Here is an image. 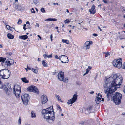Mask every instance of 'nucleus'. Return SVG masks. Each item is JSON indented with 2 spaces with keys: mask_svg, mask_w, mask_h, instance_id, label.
<instances>
[{
  "mask_svg": "<svg viewBox=\"0 0 125 125\" xmlns=\"http://www.w3.org/2000/svg\"><path fill=\"white\" fill-rule=\"evenodd\" d=\"M42 114L44 118L48 119L49 120H52V121L55 119L54 112L52 106L46 109H43L42 111Z\"/></svg>",
  "mask_w": 125,
  "mask_h": 125,
  "instance_id": "nucleus-1",
  "label": "nucleus"
},
{
  "mask_svg": "<svg viewBox=\"0 0 125 125\" xmlns=\"http://www.w3.org/2000/svg\"><path fill=\"white\" fill-rule=\"evenodd\" d=\"M110 84V83H108V81H106L104 85V90L108 98L110 97L111 94L115 91L117 89L116 87H114Z\"/></svg>",
  "mask_w": 125,
  "mask_h": 125,
  "instance_id": "nucleus-2",
  "label": "nucleus"
},
{
  "mask_svg": "<svg viewBox=\"0 0 125 125\" xmlns=\"http://www.w3.org/2000/svg\"><path fill=\"white\" fill-rule=\"evenodd\" d=\"M112 78H110L109 80L112 78L113 80L111 83L112 86L114 87L119 88L120 85L121 84L123 78L122 76L119 74H114L112 75Z\"/></svg>",
  "mask_w": 125,
  "mask_h": 125,
  "instance_id": "nucleus-3",
  "label": "nucleus"
},
{
  "mask_svg": "<svg viewBox=\"0 0 125 125\" xmlns=\"http://www.w3.org/2000/svg\"><path fill=\"white\" fill-rule=\"evenodd\" d=\"M5 58L0 57V62H2L1 64L2 66L6 67L10 66L13 64L14 61L12 59H9L6 60Z\"/></svg>",
  "mask_w": 125,
  "mask_h": 125,
  "instance_id": "nucleus-4",
  "label": "nucleus"
},
{
  "mask_svg": "<svg viewBox=\"0 0 125 125\" xmlns=\"http://www.w3.org/2000/svg\"><path fill=\"white\" fill-rule=\"evenodd\" d=\"M122 97V95L121 94L117 92L112 97L115 104L116 105H118L120 104Z\"/></svg>",
  "mask_w": 125,
  "mask_h": 125,
  "instance_id": "nucleus-5",
  "label": "nucleus"
},
{
  "mask_svg": "<svg viewBox=\"0 0 125 125\" xmlns=\"http://www.w3.org/2000/svg\"><path fill=\"white\" fill-rule=\"evenodd\" d=\"M10 72L7 69H4L0 70V76L1 78L7 79L10 75Z\"/></svg>",
  "mask_w": 125,
  "mask_h": 125,
  "instance_id": "nucleus-6",
  "label": "nucleus"
},
{
  "mask_svg": "<svg viewBox=\"0 0 125 125\" xmlns=\"http://www.w3.org/2000/svg\"><path fill=\"white\" fill-rule=\"evenodd\" d=\"M13 90L15 96L18 97H19L21 90V88L20 86L18 85H14Z\"/></svg>",
  "mask_w": 125,
  "mask_h": 125,
  "instance_id": "nucleus-7",
  "label": "nucleus"
},
{
  "mask_svg": "<svg viewBox=\"0 0 125 125\" xmlns=\"http://www.w3.org/2000/svg\"><path fill=\"white\" fill-rule=\"evenodd\" d=\"M13 90L15 96L18 97H19L21 90V88L20 86L18 85H14Z\"/></svg>",
  "mask_w": 125,
  "mask_h": 125,
  "instance_id": "nucleus-8",
  "label": "nucleus"
},
{
  "mask_svg": "<svg viewBox=\"0 0 125 125\" xmlns=\"http://www.w3.org/2000/svg\"><path fill=\"white\" fill-rule=\"evenodd\" d=\"M121 62V59L120 58L114 61L113 64V66L115 67L120 69L122 67V64Z\"/></svg>",
  "mask_w": 125,
  "mask_h": 125,
  "instance_id": "nucleus-9",
  "label": "nucleus"
},
{
  "mask_svg": "<svg viewBox=\"0 0 125 125\" xmlns=\"http://www.w3.org/2000/svg\"><path fill=\"white\" fill-rule=\"evenodd\" d=\"M21 99L23 104L25 105H27L28 104V100L29 99V95L25 93H23L21 96Z\"/></svg>",
  "mask_w": 125,
  "mask_h": 125,
  "instance_id": "nucleus-10",
  "label": "nucleus"
},
{
  "mask_svg": "<svg viewBox=\"0 0 125 125\" xmlns=\"http://www.w3.org/2000/svg\"><path fill=\"white\" fill-rule=\"evenodd\" d=\"M4 90L7 94L8 95H10L11 91L10 85L9 83L6 84L5 88L4 89Z\"/></svg>",
  "mask_w": 125,
  "mask_h": 125,
  "instance_id": "nucleus-11",
  "label": "nucleus"
},
{
  "mask_svg": "<svg viewBox=\"0 0 125 125\" xmlns=\"http://www.w3.org/2000/svg\"><path fill=\"white\" fill-rule=\"evenodd\" d=\"M27 90L29 91L32 92L37 93L38 92V89L34 86H31L27 88Z\"/></svg>",
  "mask_w": 125,
  "mask_h": 125,
  "instance_id": "nucleus-12",
  "label": "nucleus"
},
{
  "mask_svg": "<svg viewBox=\"0 0 125 125\" xmlns=\"http://www.w3.org/2000/svg\"><path fill=\"white\" fill-rule=\"evenodd\" d=\"M61 62L62 63H68L69 61L68 57L65 55H61L60 56Z\"/></svg>",
  "mask_w": 125,
  "mask_h": 125,
  "instance_id": "nucleus-13",
  "label": "nucleus"
},
{
  "mask_svg": "<svg viewBox=\"0 0 125 125\" xmlns=\"http://www.w3.org/2000/svg\"><path fill=\"white\" fill-rule=\"evenodd\" d=\"M92 44L91 41H87L84 44L83 48L85 50L89 49L90 45Z\"/></svg>",
  "mask_w": 125,
  "mask_h": 125,
  "instance_id": "nucleus-14",
  "label": "nucleus"
},
{
  "mask_svg": "<svg viewBox=\"0 0 125 125\" xmlns=\"http://www.w3.org/2000/svg\"><path fill=\"white\" fill-rule=\"evenodd\" d=\"M77 98V95L76 94H74L72 98L68 100L67 102L68 104H70L76 101Z\"/></svg>",
  "mask_w": 125,
  "mask_h": 125,
  "instance_id": "nucleus-15",
  "label": "nucleus"
},
{
  "mask_svg": "<svg viewBox=\"0 0 125 125\" xmlns=\"http://www.w3.org/2000/svg\"><path fill=\"white\" fill-rule=\"evenodd\" d=\"M58 79L60 81H63L64 78V73L62 71L60 72L58 76Z\"/></svg>",
  "mask_w": 125,
  "mask_h": 125,
  "instance_id": "nucleus-16",
  "label": "nucleus"
},
{
  "mask_svg": "<svg viewBox=\"0 0 125 125\" xmlns=\"http://www.w3.org/2000/svg\"><path fill=\"white\" fill-rule=\"evenodd\" d=\"M42 102V104H45L48 101V99L47 96L44 95L41 96Z\"/></svg>",
  "mask_w": 125,
  "mask_h": 125,
  "instance_id": "nucleus-17",
  "label": "nucleus"
},
{
  "mask_svg": "<svg viewBox=\"0 0 125 125\" xmlns=\"http://www.w3.org/2000/svg\"><path fill=\"white\" fill-rule=\"evenodd\" d=\"M95 6L93 5L92 7H91V8L90 9H89V11L90 13V14H94L95 13V12H92L91 11V10H95Z\"/></svg>",
  "mask_w": 125,
  "mask_h": 125,
  "instance_id": "nucleus-18",
  "label": "nucleus"
},
{
  "mask_svg": "<svg viewBox=\"0 0 125 125\" xmlns=\"http://www.w3.org/2000/svg\"><path fill=\"white\" fill-rule=\"evenodd\" d=\"M19 38L21 39H27L28 38V36L26 35L19 36Z\"/></svg>",
  "mask_w": 125,
  "mask_h": 125,
  "instance_id": "nucleus-19",
  "label": "nucleus"
},
{
  "mask_svg": "<svg viewBox=\"0 0 125 125\" xmlns=\"http://www.w3.org/2000/svg\"><path fill=\"white\" fill-rule=\"evenodd\" d=\"M7 36L8 38L10 39H13L14 37V36L10 33H8L7 34Z\"/></svg>",
  "mask_w": 125,
  "mask_h": 125,
  "instance_id": "nucleus-20",
  "label": "nucleus"
},
{
  "mask_svg": "<svg viewBox=\"0 0 125 125\" xmlns=\"http://www.w3.org/2000/svg\"><path fill=\"white\" fill-rule=\"evenodd\" d=\"M57 19L55 18H50L46 19L45 20L46 21H56Z\"/></svg>",
  "mask_w": 125,
  "mask_h": 125,
  "instance_id": "nucleus-21",
  "label": "nucleus"
},
{
  "mask_svg": "<svg viewBox=\"0 0 125 125\" xmlns=\"http://www.w3.org/2000/svg\"><path fill=\"white\" fill-rule=\"evenodd\" d=\"M92 67L90 66H88V68L86 70V72L83 74V76H85L88 73L89 71L91 69Z\"/></svg>",
  "mask_w": 125,
  "mask_h": 125,
  "instance_id": "nucleus-22",
  "label": "nucleus"
},
{
  "mask_svg": "<svg viewBox=\"0 0 125 125\" xmlns=\"http://www.w3.org/2000/svg\"><path fill=\"white\" fill-rule=\"evenodd\" d=\"M21 79L22 81L24 83H27L29 82V81L27 80L25 77L22 78Z\"/></svg>",
  "mask_w": 125,
  "mask_h": 125,
  "instance_id": "nucleus-23",
  "label": "nucleus"
},
{
  "mask_svg": "<svg viewBox=\"0 0 125 125\" xmlns=\"http://www.w3.org/2000/svg\"><path fill=\"white\" fill-rule=\"evenodd\" d=\"M62 41L64 43H65L67 44L69 43V41L68 40H62Z\"/></svg>",
  "mask_w": 125,
  "mask_h": 125,
  "instance_id": "nucleus-24",
  "label": "nucleus"
},
{
  "mask_svg": "<svg viewBox=\"0 0 125 125\" xmlns=\"http://www.w3.org/2000/svg\"><path fill=\"white\" fill-rule=\"evenodd\" d=\"M43 65L45 67H47V63L45 62V60H43L42 62Z\"/></svg>",
  "mask_w": 125,
  "mask_h": 125,
  "instance_id": "nucleus-25",
  "label": "nucleus"
},
{
  "mask_svg": "<svg viewBox=\"0 0 125 125\" xmlns=\"http://www.w3.org/2000/svg\"><path fill=\"white\" fill-rule=\"evenodd\" d=\"M43 56L45 59H46L47 57H48V58H51L52 57V54H51L50 55H49L46 54H44L43 55Z\"/></svg>",
  "mask_w": 125,
  "mask_h": 125,
  "instance_id": "nucleus-26",
  "label": "nucleus"
},
{
  "mask_svg": "<svg viewBox=\"0 0 125 125\" xmlns=\"http://www.w3.org/2000/svg\"><path fill=\"white\" fill-rule=\"evenodd\" d=\"M101 99L98 98H96L95 99V101L97 103L99 104L100 102Z\"/></svg>",
  "mask_w": 125,
  "mask_h": 125,
  "instance_id": "nucleus-27",
  "label": "nucleus"
},
{
  "mask_svg": "<svg viewBox=\"0 0 125 125\" xmlns=\"http://www.w3.org/2000/svg\"><path fill=\"white\" fill-rule=\"evenodd\" d=\"M55 96L56 98L59 101L62 102H63V101L60 99V96L59 95H55Z\"/></svg>",
  "mask_w": 125,
  "mask_h": 125,
  "instance_id": "nucleus-28",
  "label": "nucleus"
},
{
  "mask_svg": "<svg viewBox=\"0 0 125 125\" xmlns=\"http://www.w3.org/2000/svg\"><path fill=\"white\" fill-rule=\"evenodd\" d=\"M31 117L32 118H35L36 117L35 114L33 111H32L31 113Z\"/></svg>",
  "mask_w": 125,
  "mask_h": 125,
  "instance_id": "nucleus-29",
  "label": "nucleus"
},
{
  "mask_svg": "<svg viewBox=\"0 0 125 125\" xmlns=\"http://www.w3.org/2000/svg\"><path fill=\"white\" fill-rule=\"evenodd\" d=\"M31 70L33 71L36 74L38 72L37 70L35 69L32 68Z\"/></svg>",
  "mask_w": 125,
  "mask_h": 125,
  "instance_id": "nucleus-30",
  "label": "nucleus"
},
{
  "mask_svg": "<svg viewBox=\"0 0 125 125\" xmlns=\"http://www.w3.org/2000/svg\"><path fill=\"white\" fill-rule=\"evenodd\" d=\"M105 57H108L110 55V52H107L105 53Z\"/></svg>",
  "mask_w": 125,
  "mask_h": 125,
  "instance_id": "nucleus-31",
  "label": "nucleus"
},
{
  "mask_svg": "<svg viewBox=\"0 0 125 125\" xmlns=\"http://www.w3.org/2000/svg\"><path fill=\"white\" fill-rule=\"evenodd\" d=\"M41 11L42 13H45V11L44 8H42L40 10Z\"/></svg>",
  "mask_w": 125,
  "mask_h": 125,
  "instance_id": "nucleus-32",
  "label": "nucleus"
},
{
  "mask_svg": "<svg viewBox=\"0 0 125 125\" xmlns=\"http://www.w3.org/2000/svg\"><path fill=\"white\" fill-rule=\"evenodd\" d=\"M17 8L18 9V10H23L22 8L21 7V6L20 5L18 6Z\"/></svg>",
  "mask_w": 125,
  "mask_h": 125,
  "instance_id": "nucleus-33",
  "label": "nucleus"
},
{
  "mask_svg": "<svg viewBox=\"0 0 125 125\" xmlns=\"http://www.w3.org/2000/svg\"><path fill=\"white\" fill-rule=\"evenodd\" d=\"M96 98L101 99L102 98V95L100 93H98L97 96Z\"/></svg>",
  "mask_w": 125,
  "mask_h": 125,
  "instance_id": "nucleus-34",
  "label": "nucleus"
},
{
  "mask_svg": "<svg viewBox=\"0 0 125 125\" xmlns=\"http://www.w3.org/2000/svg\"><path fill=\"white\" fill-rule=\"evenodd\" d=\"M6 27H7V29H8V30H10L11 31H12L11 29L12 28V27H11L10 26H9V25H6Z\"/></svg>",
  "mask_w": 125,
  "mask_h": 125,
  "instance_id": "nucleus-35",
  "label": "nucleus"
},
{
  "mask_svg": "<svg viewBox=\"0 0 125 125\" xmlns=\"http://www.w3.org/2000/svg\"><path fill=\"white\" fill-rule=\"evenodd\" d=\"M92 108L93 107L92 106H90L87 109V110L88 111H90L92 110Z\"/></svg>",
  "mask_w": 125,
  "mask_h": 125,
  "instance_id": "nucleus-36",
  "label": "nucleus"
},
{
  "mask_svg": "<svg viewBox=\"0 0 125 125\" xmlns=\"http://www.w3.org/2000/svg\"><path fill=\"white\" fill-rule=\"evenodd\" d=\"M68 79L67 77L65 78V79H63V81L65 83H67L68 82Z\"/></svg>",
  "mask_w": 125,
  "mask_h": 125,
  "instance_id": "nucleus-37",
  "label": "nucleus"
},
{
  "mask_svg": "<svg viewBox=\"0 0 125 125\" xmlns=\"http://www.w3.org/2000/svg\"><path fill=\"white\" fill-rule=\"evenodd\" d=\"M22 22V21L20 19H19L18 21L17 22V24H21Z\"/></svg>",
  "mask_w": 125,
  "mask_h": 125,
  "instance_id": "nucleus-38",
  "label": "nucleus"
},
{
  "mask_svg": "<svg viewBox=\"0 0 125 125\" xmlns=\"http://www.w3.org/2000/svg\"><path fill=\"white\" fill-rule=\"evenodd\" d=\"M65 23H68L70 22L69 20V19H67L64 21Z\"/></svg>",
  "mask_w": 125,
  "mask_h": 125,
  "instance_id": "nucleus-39",
  "label": "nucleus"
},
{
  "mask_svg": "<svg viewBox=\"0 0 125 125\" xmlns=\"http://www.w3.org/2000/svg\"><path fill=\"white\" fill-rule=\"evenodd\" d=\"M103 1L105 4H108L109 2V1H108L106 0H103Z\"/></svg>",
  "mask_w": 125,
  "mask_h": 125,
  "instance_id": "nucleus-40",
  "label": "nucleus"
},
{
  "mask_svg": "<svg viewBox=\"0 0 125 125\" xmlns=\"http://www.w3.org/2000/svg\"><path fill=\"white\" fill-rule=\"evenodd\" d=\"M31 13H35V11L34 10V9L33 8H32L31 9Z\"/></svg>",
  "mask_w": 125,
  "mask_h": 125,
  "instance_id": "nucleus-41",
  "label": "nucleus"
},
{
  "mask_svg": "<svg viewBox=\"0 0 125 125\" xmlns=\"http://www.w3.org/2000/svg\"><path fill=\"white\" fill-rule=\"evenodd\" d=\"M6 54L7 55H9V56H10L12 55V53L11 52L8 53L7 52H6Z\"/></svg>",
  "mask_w": 125,
  "mask_h": 125,
  "instance_id": "nucleus-42",
  "label": "nucleus"
},
{
  "mask_svg": "<svg viewBox=\"0 0 125 125\" xmlns=\"http://www.w3.org/2000/svg\"><path fill=\"white\" fill-rule=\"evenodd\" d=\"M3 87V85L1 82L0 81V88H2Z\"/></svg>",
  "mask_w": 125,
  "mask_h": 125,
  "instance_id": "nucleus-43",
  "label": "nucleus"
},
{
  "mask_svg": "<svg viewBox=\"0 0 125 125\" xmlns=\"http://www.w3.org/2000/svg\"><path fill=\"white\" fill-rule=\"evenodd\" d=\"M18 122L19 123V124L20 125L21 122V120L20 119V117L19 118V119L18 121Z\"/></svg>",
  "mask_w": 125,
  "mask_h": 125,
  "instance_id": "nucleus-44",
  "label": "nucleus"
},
{
  "mask_svg": "<svg viewBox=\"0 0 125 125\" xmlns=\"http://www.w3.org/2000/svg\"><path fill=\"white\" fill-rule=\"evenodd\" d=\"M55 57L57 59H59L60 60H61L60 56L59 57H58V56L57 55H55Z\"/></svg>",
  "mask_w": 125,
  "mask_h": 125,
  "instance_id": "nucleus-45",
  "label": "nucleus"
},
{
  "mask_svg": "<svg viewBox=\"0 0 125 125\" xmlns=\"http://www.w3.org/2000/svg\"><path fill=\"white\" fill-rule=\"evenodd\" d=\"M33 2L36 5L37 3V1L36 0H34L33 1Z\"/></svg>",
  "mask_w": 125,
  "mask_h": 125,
  "instance_id": "nucleus-46",
  "label": "nucleus"
},
{
  "mask_svg": "<svg viewBox=\"0 0 125 125\" xmlns=\"http://www.w3.org/2000/svg\"><path fill=\"white\" fill-rule=\"evenodd\" d=\"M122 67L123 69H125V62L123 64Z\"/></svg>",
  "mask_w": 125,
  "mask_h": 125,
  "instance_id": "nucleus-47",
  "label": "nucleus"
},
{
  "mask_svg": "<svg viewBox=\"0 0 125 125\" xmlns=\"http://www.w3.org/2000/svg\"><path fill=\"white\" fill-rule=\"evenodd\" d=\"M92 35L94 36H96L97 35V34L94 33Z\"/></svg>",
  "mask_w": 125,
  "mask_h": 125,
  "instance_id": "nucleus-48",
  "label": "nucleus"
},
{
  "mask_svg": "<svg viewBox=\"0 0 125 125\" xmlns=\"http://www.w3.org/2000/svg\"><path fill=\"white\" fill-rule=\"evenodd\" d=\"M58 108L60 109V110H59V111H61L62 110V109H61L60 107V106L58 105Z\"/></svg>",
  "mask_w": 125,
  "mask_h": 125,
  "instance_id": "nucleus-49",
  "label": "nucleus"
},
{
  "mask_svg": "<svg viewBox=\"0 0 125 125\" xmlns=\"http://www.w3.org/2000/svg\"><path fill=\"white\" fill-rule=\"evenodd\" d=\"M35 26L37 27H39V24H38V23H36V25H35Z\"/></svg>",
  "mask_w": 125,
  "mask_h": 125,
  "instance_id": "nucleus-50",
  "label": "nucleus"
},
{
  "mask_svg": "<svg viewBox=\"0 0 125 125\" xmlns=\"http://www.w3.org/2000/svg\"><path fill=\"white\" fill-rule=\"evenodd\" d=\"M52 34H51L50 36V39H52Z\"/></svg>",
  "mask_w": 125,
  "mask_h": 125,
  "instance_id": "nucleus-51",
  "label": "nucleus"
},
{
  "mask_svg": "<svg viewBox=\"0 0 125 125\" xmlns=\"http://www.w3.org/2000/svg\"><path fill=\"white\" fill-rule=\"evenodd\" d=\"M26 24H28L29 26V25H30V23L29 22V21H28L26 22Z\"/></svg>",
  "mask_w": 125,
  "mask_h": 125,
  "instance_id": "nucleus-52",
  "label": "nucleus"
},
{
  "mask_svg": "<svg viewBox=\"0 0 125 125\" xmlns=\"http://www.w3.org/2000/svg\"><path fill=\"white\" fill-rule=\"evenodd\" d=\"M98 29H99L100 30V31H102V29H101V28L99 26H98Z\"/></svg>",
  "mask_w": 125,
  "mask_h": 125,
  "instance_id": "nucleus-53",
  "label": "nucleus"
},
{
  "mask_svg": "<svg viewBox=\"0 0 125 125\" xmlns=\"http://www.w3.org/2000/svg\"><path fill=\"white\" fill-rule=\"evenodd\" d=\"M124 89L123 90V92L125 94V86H124Z\"/></svg>",
  "mask_w": 125,
  "mask_h": 125,
  "instance_id": "nucleus-54",
  "label": "nucleus"
},
{
  "mask_svg": "<svg viewBox=\"0 0 125 125\" xmlns=\"http://www.w3.org/2000/svg\"><path fill=\"white\" fill-rule=\"evenodd\" d=\"M91 11L92 12H96V10H92Z\"/></svg>",
  "mask_w": 125,
  "mask_h": 125,
  "instance_id": "nucleus-55",
  "label": "nucleus"
},
{
  "mask_svg": "<svg viewBox=\"0 0 125 125\" xmlns=\"http://www.w3.org/2000/svg\"><path fill=\"white\" fill-rule=\"evenodd\" d=\"M94 93V92L93 91H92L91 92H90L89 93L90 94H93Z\"/></svg>",
  "mask_w": 125,
  "mask_h": 125,
  "instance_id": "nucleus-56",
  "label": "nucleus"
},
{
  "mask_svg": "<svg viewBox=\"0 0 125 125\" xmlns=\"http://www.w3.org/2000/svg\"><path fill=\"white\" fill-rule=\"evenodd\" d=\"M85 123L84 122H82L81 123V124H83V125H84V124H85Z\"/></svg>",
  "mask_w": 125,
  "mask_h": 125,
  "instance_id": "nucleus-57",
  "label": "nucleus"
},
{
  "mask_svg": "<svg viewBox=\"0 0 125 125\" xmlns=\"http://www.w3.org/2000/svg\"><path fill=\"white\" fill-rule=\"evenodd\" d=\"M37 36H38V37H39V38L40 39H41V38H42L39 35H37Z\"/></svg>",
  "mask_w": 125,
  "mask_h": 125,
  "instance_id": "nucleus-58",
  "label": "nucleus"
},
{
  "mask_svg": "<svg viewBox=\"0 0 125 125\" xmlns=\"http://www.w3.org/2000/svg\"><path fill=\"white\" fill-rule=\"evenodd\" d=\"M27 69L29 70H31V69L30 68H29L28 67V66H27Z\"/></svg>",
  "mask_w": 125,
  "mask_h": 125,
  "instance_id": "nucleus-59",
  "label": "nucleus"
},
{
  "mask_svg": "<svg viewBox=\"0 0 125 125\" xmlns=\"http://www.w3.org/2000/svg\"><path fill=\"white\" fill-rule=\"evenodd\" d=\"M23 28L24 30H25L26 29V28H25V27L24 26H23Z\"/></svg>",
  "mask_w": 125,
  "mask_h": 125,
  "instance_id": "nucleus-60",
  "label": "nucleus"
},
{
  "mask_svg": "<svg viewBox=\"0 0 125 125\" xmlns=\"http://www.w3.org/2000/svg\"><path fill=\"white\" fill-rule=\"evenodd\" d=\"M53 4L54 5H58V4L57 3H54Z\"/></svg>",
  "mask_w": 125,
  "mask_h": 125,
  "instance_id": "nucleus-61",
  "label": "nucleus"
},
{
  "mask_svg": "<svg viewBox=\"0 0 125 125\" xmlns=\"http://www.w3.org/2000/svg\"><path fill=\"white\" fill-rule=\"evenodd\" d=\"M76 83L77 84L80 85L81 84V83H79V84H78L77 82H76Z\"/></svg>",
  "mask_w": 125,
  "mask_h": 125,
  "instance_id": "nucleus-62",
  "label": "nucleus"
},
{
  "mask_svg": "<svg viewBox=\"0 0 125 125\" xmlns=\"http://www.w3.org/2000/svg\"><path fill=\"white\" fill-rule=\"evenodd\" d=\"M66 10L67 11V12L68 13H69V11L68 10V9H67Z\"/></svg>",
  "mask_w": 125,
  "mask_h": 125,
  "instance_id": "nucleus-63",
  "label": "nucleus"
},
{
  "mask_svg": "<svg viewBox=\"0 0 125 125\" xmlns=\"http://www.w3.org/2000/svg\"><path fill=\"white\" fill-rule=\"evenodd\" d=\"M25 125H30L28 124H26Z\"/></svg>",
  "mask_w": 125,
  "mask_h": 125,
  "instance_id": "nucleus-64",
  "label": "nucleus"
}]
</instances>
